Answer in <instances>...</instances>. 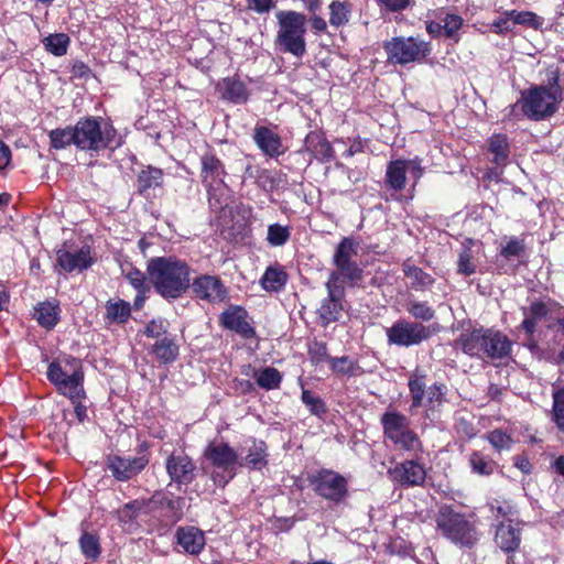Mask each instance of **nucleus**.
<instances>
[{"mask_svg":"<svg viewBox=\"0 0 564 564\" xmlns=\"http://www.w3.org/2000/svg\"><path fill=\"white\" fill-rule=\"evenodd\" d=\"M191 267L175 256L154 257L147 262V274L158 294L171 301L191 288Z\"/></svg>","mask_w":564,"mask_h":564,"instance_id":"f257e3e1","label":"nucleus"},{"mask_svg":"<svg viewBox=\"0 0 564 564\" xmlns=\"http://www.w3.org/2000/svg\"><path fill=\"white\" fill-rule=\"evenodd\" d=\"M558 105L560 101L544 86L535 85L522 91L520 99L506 109L505 120L519 121L528 118L542 121L551 118L557 111Z\"/></svg>","mask_w":564,"mask_h":564,"instance_id":"f03ea898","label":"nucleus"},{"mask_svg":"<svg viewBox=\"0 0 564 564\" xmlns=\"http://www.w3.org/2000/svg\"><path fill=\"white\" fill-rule=\"evenodd\" d=\"M46 377L68 399L85 397L84 370L79 359L73 356L54 359L47 367Z\"/></svg>","mask_w":564,"mask_h":564,"instance_id":"7ed1b4c3","label":"nucleus"},{"mask_svg":"<svg viewBox=\"0 0 564 564\" xmlns=\"http://www.w3.org/2000/svg\"><path fill=\"white\" fill-rule=\"evenodd\" d=\"M435 522L437 531L456 545L470 547L479 540L480 534L475 521L463 513L456 512L452 507H441Z\"/></svg>","mask_w":564,"mask_h":564,"instance_id":"20e7f679","label":"nucleus"},{"mask_svg":"<svg viewBox=\"0 0 564 564\" xmlns=\"http://www.w3.org/2000/svg\"><path fill=\"white\" fill-rule=\"evenodd\" d=\"M279 24L276 44L280 50L296 57L306 53V18L296 11H280L276 13Z\"/></svg>","mask_w":564,"mask_h":564,"instance_id":"39448f33","label":"nucleus"},{"mask_svg":"<svg viewBox=\"0 0 564 564\" xmlns=\"http://www.w3.org/2000/svg\"><path fill=\"white\" fill-rule=\"evenodd\" d=\"M117 131L100 118L87 117L75 124L76 147L79 150L99 152L111 148Z\"/></svg>","mask_w":564,"mask_h":564,"instance_id":"423d86ee","label":"nucleus"},{"mask_svg":"<svg viewBox=\"0 0 564 564\" xmlns=\"http://www.w3.org/2000/svg\"><path fill=\"white\" fill-rule=\"evenodd\" d=\"M383 434L398 449L412 455L422 452V443L417 434L411 430L409 419L397 412L388 411L381 416Z\"/></svg>","mask_w":564,"mask_h":564,"instance_id":"0eeeda50","label":"nucleus"},{"mask_svg":"<svg viewBox=\"0 0 564 564\" xmlns=\"http://www.w3.org/2000/svg\"><path fill=\"white\" fill-rule=\"evenodd\" d=\"M205 457L219 473L213 474V480L217 486L225 487L237 474V468L242 467L238 453L225 442L210 443L205 449Z\"/></svg>","mask_w":564,"mask_h":564,"instance_id":"6e6552de","label":"nucleus"},{"mask_svg":"<svg viewBox=\"0 0 564 564\" xmlns=\"http://www.w3.org/2000/svg\"><path fill=\"white\" fill-rule=\"evenodd\" d=\"M388 62L398 65L424 59L431 52L430 44L419 37L395 36L383 43Z\"/></svg>","mask_w":564,"mask_h":564,"instance_id":"1a4fd4ad","label":"nucleus"},{"mask_svg":"<svg viewBox=\"0 0 564 564\" xmlns=\"http://www.w3.org/2000/svg\"><path fill=\"white\" fill-rule=\"evenodd\" d=\"M438 325H423L417 322L399 319L392 326L386 328L389 345L411 347L429 339L438 332Z\"/></svg>","mask_w":564,"mask_h":564,"instance_id":"9d476101","label":"nucleus"},{"mask_svg":"<svg viewBox=\"0 0 564 564\" xmlns=\"http://www.w3.org/2000/svg\"><path fill=\"white\" fill-rule=\"evenodd\" d=\"M422 163L423 160L420 156L390 161L386 170V185L397 192L404 189L406 185V173H409L410 178L413 180L412 187L414 188L425 173Z\"/></svg>","mask_w":564,"mask_h":564,"instance_id":"9b49d317","label":"nucleus"},{"mask_svg":"<svg viewBox=\"0 0 564 564\" xmlns=\"http://www.w3.org/2000/svg\"><path fill=\"white\" fill-rule=\"evenodd\" d=\"M308 481L318 496L335 503L344 500L348 494L346 478L334 470L322 469L310 476Z\"/></svg>","mask_w":564,"mask_h":564,"instance_id":"f8f14e48","label":"nucleus"},{"mask_svg":"<svg viewBox=\"0 0 564 564\" xmlns=\"http://www.w3.org/2000/svg\"><path fill=\"white\" fill-rule=\"evenodd\" d=\"M149 464L148 454L143 453L137 457H123L112 455L107 458V467L112 476L119 481H127L139 475Z\"/></svg>","mask_w":564,"mask_h":564,"instance_id":"ddd939ff","label":"nucleus"},{"mask_svg":"<svg viewBox=\"0 0 564 564\" xmlns=\"http://www.w3.org/2000/svg\"><path fill=\"white\" fill-rule=\"evenodd\" d=\"M390 479L403 487L421 486L426 478V469L416 459L404 460L388 470Z\"/></svg>","mask_w":564,"mask_h":564,"instance_id":"4468645a","label":"nucleus"},{"mask_svg":"<svg viewBox=\"0 0 564 564\" xmlns=\"http://www.w3.org/2000/svg\"><path fill=\"white\" fill-rule=\"evenodd\" d=\"M496 545L508 555L507 564H516L512 554L521 544V528L511 520L500 522L495 532Z\"/></svg>","mask_w":564,"mask_h":564,"instance_id":"2eb2a0df","label":"nucleus"},{"mask_svg":"<svg viewBox=\"0 0 564 564\" xmlns=\"http://www.w3.org/2000/svg\"><path fill=\"white\" fill-rule=\"evenodd\" d=\"M171 481L178 487L189 485L195 477L196 466L192 458L184 453L171 454L165 463Z\"/></svg>","mask_w":564,"mask_h":564,"instance_id":"dca6fc26","label":"nucleus"},{"mask_svg":"<svg viewBox=\"0 0 564 564\" xmlns=\"http://www.w3.org/2000/svg\"><path fill=\"white\" fill-rule=\"evenodd\" d=\"M337 276L326 282L327 297L318 308V316L324 325L336 322L340 318L343 311L344 286H336Z\"/></svg>","mask_w":564,"mask_h":564,"instance_id":"f3484780","label":"nucleus"},{"mask_svg":"<svg viewBox=\"0 0 564 564\" xmlns=\"http://www.w3.org/2000/svg\"><path fill=\"white\" fill-rule=\"evenodd\" d=\"M194 294L209 303L223 302L227 291L220 279L216 275L204 274L191 282Z\"/></svg>","mask_w":564,"mask_h":564,"instance_id":"a211bd4d","label":"nucleus"},{"mask_svg":"<svg viewBox=\"0 0 564 564\" xmlns=\"http://www.w3.org/2000/svg\"><path fill=\"white\" fill-rule=\"evenodd\" d=\"M57 262L66 272L83 271L93 264L90 249L83 247L76 250L59 249L57 250Z\"/></svg>","mask_w":564,"mask_h":564,"instance_id":"6ab92c4d","label":"nucleus"},{"mask_svg":"<svg viewBox=\"0 0 564 564\" xmlns=\"http://www.w3.org/2000/svg\"><path fill=\"white\" fill-rule=\"evenodd\" d=\"M304 150L310 153L312 159L326 163L335 158V151L332 143L321 131H311L304 140Z\"/></svg>","mask_w":564,"mask_h":564,"instance_id":"aec40b11","label":"nucleus"},{"mask_svg":"<svg viewBox=\"0 0 564 564\" xmlns=\"http://www.w3.org/2000/svg\"><path fill=\"white\" fill-rule=\"evenodd\" d=\"M202 177L208 193L212 189H219L224 185L225 169L220 160L214 155H205L202 158Z\"/></svg>","mask_w":564,"mask_h":564,"instance_id":"412c9836","label":"nucleus"},{"mask_svg":"<svg viewBox=\"0 0 564 564\" xmlns=\"http://www.w3.org/2000/svg\"><path fill=\"white\" fill-rule=\"evenodd\" d=\"M217 89L223 99L236 105L247 102L250 95L246 84L236 77L224 78L218 83Z\"/></svg>","mask_w":564,"mask_h":564,"instance_id":"4be33fe9","label":"nucleus"},{"mask_svg":"<svg viewBox=\"0 0 564 564\" xmlns=\"http://www.w3.org/2000/svg\"><path fill=\"white\" fill-rule=\"evenodd\" d=\"M176 540L184 552L192 555L199 554L205 546V535L203 531L194 527L178 528L176 531Z\"/></svg>","mask_w":564,"mask_h":564,"instance_id":"5701e85b","label":"nucleus"},{"mask_svg":"<svg viewBox=\"0 0 564 564\" xmlns=\"http://www.w3.org/2000/svg\"><path fill=\"white\" fill-rule=\"evenodd\" d=\"M486 330L474 329L464 332L455 341V346L460 348L466 355L471 357H482L485 355Z\"/></svg>","mask_w":564,"mask_h":564,"instance_id":"b1692460","label":"nucleus"},{"mask_svg":"<svg viewBox=\"0 0 564 564\" xmlns=\"http://www.w3.org/2000/svg\"><path fill=\"white\" fill-rule=\"evenodd\" d=\"M253 139L257 145L270 156H279L284 152L281 138L267 127L256 128Z\"/></svg>","mask_w":564,"mask_h":564,"instance_id":"393cba45","label":"nucleus"},{"mask_svg":"<svg viewBox=\"0 0 564 564\" xmlns=\"http://www.w3.org/2000/svg\"><path fill=\"white\" fill-rule=\"evenodd\" d=\"M124 278L137 291V295L133 302L134 308L141 310L150 293V284L147 282V280H149L148 274L145 275L143 272L135 268H130L124 272Z\"/></svg>","mask_w":564,"mask_h":564,"instance_id":"a878e982","label":"nucleus"},{"mask_svg":"<svg viewBox=\"0 0 564 564\" xmlns=\"http://www.w3.org/2000/svg\"><path fill=\"white\" fill-rule=\"evenodd\" d=\"M485 355L489 358H502L510 352L511 341L499 332L486 330Z\"/></svg>","mask_w":564,"mask_h":564,"instance_id":"bb28decb","label":"nucleus"},{"mask_svg":"<svg viewBox=\"0 0 564 564\" xmlns=\"http://www.w3.org/2000/svg\"><path fill=\"white\" fill-rule=\"evenodd\" d=\"M221 321L226 328L243 336H249L253 333L251 326L246 321V311L241 307H230L221 314Z\"/></svg>","mask_w":564,"mask_h":564,"instance_id":"cd10ccee","label":"nucleus"},{"mask_svg":"<svg viewBox=\"0 0 564 564\" xmlns=\"http://www.w3.org/2000/svg\"><path fill=\"white\" fill-rule=\"evenodd\" d=\"M288 278L284 268L279 263H274L265 269L260 279V284L268 292H279L285 286Z\"/></svg>","mask_w":564,"mask_h":564,"instance_id":"c85d7f7f","label":"nucleus"},{"mask_svg":"<svg viewBox=\"0 0 564 564\" xmlns=\"http://www.w3.org/2000/svg\"><path fill=\"white\" fill-rule=\"evenodd\" d=\"M33 316L42 327L52 329L59 321V306L50 301L39 303Z\"/></svg>","mask_w":564,"mask_h":564,"instance_id":"c756f323","label":"nucleus"},{"mask_svg":"<svg viewBox=\"0 0 564 564\" xmlns=\"http://www.w3.org/2000/svg\"><path fill=\"white\" fill-rule=\"evenodd\" d=\"M334 265L337 270L329 274L328 281H332L334 275H336V286H343L341 278L351 285L356 284L362 279L364 271L356 261L334 263Z\"/></svg>","mask_w":564,"mask_h":564,"instance_id":"7c9ffc66","label":"nucleus"},{"mask_svg":"<svg viewBox=\"0 0 564 564\" xmlns=\"http://www.w3.org/2000/svg\"><path fill=\"white\" fill-rule=\"evenodd\" d=\"M540 86H544L550 95L562 102L564 100V70L561 72L560 68L555 66L547 67L545 70V79Z\"/></svg>","mask_w":564,"mask_h":564,"instance_id":"2f4dec72","label":"nucleus"},{"mask_svg":"<svg viewBox=\"0 0 564 564\" xmlns=\"http://www.w3.org/2000/svg\"><path fill=\"white\" fill-rule=\"evenodd\" d=\"M267 445L262 441H253L252 445L248 449V454L242 462V466H246L253 470H260L268 464Z\"/></svg>","mask_w":564,"mask_h":564,"instance_id":"473e14b6","label":"nucleus"},{"mask_svg":"<svg viewBox=\"0 0 564 564\" xmlns=\"http://www.w3.org/2000/svg\"><path fill=\"white\" fill-rule=\"evenodd\" d=\"M106 319L109 323L123 324L131 315V305L121 299L109 300L106 305Z\"/></svg>","mask_w":564,"mask_h":564,"instance_id":"72a5a7b5","label":"nucleus"},{"mask_svg":"<svg viewBox=\"0 0 564 564\" xmlns=\"http://www.w3.org/2000/svg\"><path fill=\"white\" fill-rule=\"evenodd\" d=\"M329 24L334 28L346 25L351 17L352 4L348 1H332L328 6Z\"/></svg>","mask_w":564,"mask_h":564,"instance_id":"f704fd0d","label":"nucleus"},{"mask_svg":"<svg viewBox=\"0 0 564 564\" xmlns=\"http://www.w3.org/2000/svg\"><path fill=\"white\" fill-rule=\"evenodd\" d=\"M489 151L494 155V162L503 166L509 159V141L506 134H494L489 139Z\"/></svg>","mask_w":564,"mask_h":564,"instance_id":"c9c22d12","label":"nucleus"},{"mask_svg":"<svg viewBox=\"0 0 564 564\" xmlns=\"http://www.w3.org/2000/svg\"><path fill=\"white\" fill-rule=\"evenodd\" d=\"M44 48L54 56H64L69 47L70 39L65 33H54L42 40Z\"/></svg>","mask_w":564,"mask_h":564,"instance_id":"e433bc0d","label":"nucleus"},{"mask_svg":"<svg viewBox=\"0 0 564 564\" xmlns=\"http://www.w3.org/2000/svg\"><path fill=\"white\" fill-rule=\"evenodd\" d=\"M403 273L411 280L412 288L426 289L434 283L431 274L424 272L422 269L411 264L410 262L403 263Z\"/></svg>","mask_w":564,"mask_h":564,"instance_id":"4c0bfd02","label":"nucleus"},{"mask_svg":"<svg viewBox=\"0 0 564 564\" xmlns=\"http://www.w3.org/2000/svg\"><path fill=\"white\" fill-rule=\"evenodd\" d=\"M153 354L156 359L163 364L172 362L178 355V346L174 340L169 338H162L153 345Z\"/></svg>","mask_w":564,"mask_h":564,"instance_id":"58836bf2","label":"nucleus"},{"mask_svg":"<svg viewBox=\"0 0 564 564\" xmlns=\"http://www.w3.org/2000/svg\"><path fill=\"white\" fill-rule=\"evenodd\" d=\"M358 248L359 246L354 239L343 238L336 247L333 263L355 261L354 258L358 254Z\"/></svg>","mask_w":564,"mask_h":564,"instance_id":"ea45409f","label":"nucleus"},{"mask_svg":"<svg viewBox=\"0 0 564 564\" xmlns=\"http://www.w3.org/2000/svg\"><path fill=\"white\" fill-rule=\"evenodd\" d=\"M163 172L160 169L149 166L142 170L138 176V188L145 193L150 188L159 187L162 184Z\"/></svg>","mask_w":564,"mask_h":564,"instance_id":"a19ab883","label":"nucleus"},{"mask_svg":"<svg viewBox=\"0 0 564 564\" xmlns=\"http://www.w3.org/2000/svg\"><path fill=\"white\" fill-rule=\"evenodd\" d=\"M257 384L264 390L278 389L282 381L281 372L273 367H265L254 373Z\"/></svg>","mask_w":564,"mask_h":564,"instance_id":"79ce46f5","label":"nucleus"},{"mask_svg":"<svg viewBox=\"0 0 564 564\" xmlns=\"http://www.w3.org/2000/svg\"><path fill=\"white\" fill-rule=\"evenodd\" d=\"M48 137L52 148L56 150L65 149L70 144L76 145L75 126L54 129L48 133Z\"/></svg>","mask_w":564,"mask_h":564,"instance_id":"37998d69","label":"nucleus"},{"mask_svg":"<svg viewBox=\"0 0 564 564\" xmlns=\"http://www.w3.org/2000/svg\"><path fill=\"white\" fill-rule=\"evenodd\" d=\"M469 464L471 467V470L475 474L481 475V476H488L491 475L495 470L496 464L490 458L486 457L480 452H473L469 456Z\"/></svg>","mask_w":564,"mask_h":564,"instance_id":"c03bdc74","label":"nucleus"},{"mask_svg":"<svg viewBox=\"0 0 564 564\" xmlns=\"http://www.w3.org/2000/svg\"><path fill=\"white\" fill-rule=\"evenodd\" d=\"M442 20L443 34L447 39H452L455 42L459 40V30L463 26L464 20L460 15L454 13H446Z\"/></svg>","mask_w":564,"mask_h":564,"instance_id":"a18cd8bd","label":"nucleus"},{"mask_svg":"<svg viewBox=\"0 0 564 564\" xmlns=\"http://www.w3.org/2000/svg\"><path fill=\"white\" fill-rule=\"evenodd\" d=\"M509 15L512 18L513 24L525 25L534 30H539L543 25V19L532 11L510 10Z\"/></svg>","mask_w":564,"mask_h":564,"instance_id":"49530a36","label":"nucleus"},{"mask_svg":"<svg viewBox=\"0 0 564 564\" xmlns=\"http://www.w3.org/2000/svg\"><path fill=\"white\" fill-rule=\"evenodd\" d=\"M79 546L83 554L89 560H97L100 555L99 539L91 533L85 532L79 539Z\"/></svg>","mask_w":564,"mask_h":564,"instance_id":"de8ad7c7","label":"nucleus"},{"mask_svg":"<svg viewBox=\"0 0 564 564\" xmlns=\"http://www.w3.org/2000/svg\"><path fill=\"white\" fill-rule=\"evenodd\" d=\"M291 230L288 226L272 224L268 227L267 241L272 247H280L288 242Z\"/></svg>","mask_w":564,"mask_h":564,"instance_id":"09e8293b","label":"nucleus"},{"mask_svg":"<svg viewBox=\"0 0 564 564\" xmlns=\"http://www.w3.org/2000/svg\"><path fill=\"white\" fill-rule=\"evenodd\" d=\"M409 389L412 397V406L419 408L423 405L425 395V381L423 376L412 375L409 379Z\"/></svg>","mask_w":564,"mask_h":564,"instance_id":"8fccbe9b","label":"nucleus"},{"mask_svg":"<svg viewBox=\"0 0 564 564\" xmlns=\"http://www.w3.org/2000/svg\"><path fill=\"white\" fill-rule=\"evenodd\" d=\"M408 312L415 318L430 322L435 317V311L426 303L412 301L408 304Z\"/></svg>","mask_w":564,"mask_h":564,"instance_id":"3c124183","label":"nucleus"},{"mask_svg":"<svg viewBox=\"0 0 564 564\" xmlns=\"http://www.w3.org/2000/svg\"><path fill=\"white\" fill-rule=\"evenodd\" d=\"M487 440L491 446L498 451H508L513 444L512 437L501 430H494L487 434Z\"/></svg>","mask_w":564,"mask_h":564,"instance_id":"603ef678","label":"nucleus"},{"mask_svg":"<svg viewBox=\"0 0 564 564\" xmlns=\"http://www.w3.org/2000/svg\"><path fill=\"white\" fill-rule=\"evenodd\" d=\"M330 369L338 375H354L357 364L348 356L329 358Z\"/></svg>","mask_w":564,"mask_h":564,"instance_id":"864d4df0","label":"nucleus"},{"mask_svg":"<svg viewBox=\"0 0 564 564\" xmlns=\"http://www.w3.org/2000/svg\"><path fill=\"white\" fill-rule=\"evenodd\" d=\"M302 402L310 409L311 413L314 415H322L326 412V408L323 400L319 397L315 395L310 390L303 389Z\"/></svg>","mask_w":564,"mask_h":564,"instance_id":"5fc2aeb1","label":"nucleus"},{"mask_svg":"<svg viewBox=\"0 0 564 564\" xmlns=\"http://www.w3.org/2000/svg\"><path fill=\"white\" fill-rule=\"evenodd\" d=\"M457 271L464 275H471L476 272V264L474 263V254L470 249H464L458 257Z\"/></svg>","mask_w":564,"mask_h":564,"instance_id":"6e6d98bb","label":"nucleus"},{"mask_svg":"<svg viewBox=\"0 0 564 564\" xmlns=\"http://www.w3.org/2000/svg\"><path fill=\"white\" fill-rule=\"evenodd\" d=\"M554 421L560 429H564V389L553 391Z\"/></svg>","mask_w":564,"mask_h":564,"instance_id":"4d7b16f0","label":"nucleus"},{"mask_svg":"<svg viewBox=\"0 0 564 564\" xmlns=\"http://www.w3.org/2000/svg\"><path fill=\"white\" fill-rule=\"evenodd\" d=\"M308 355L313 364L329 362L327 346L323 341H312L308 346Z\"/></svg>","mask_w":564,"mask_h":564,"instance_id":"13d9d810","label":"nucleus"},{"mask_svg":"<svg viewBox=\"0 0 564 564\" xmlns=\"http://www.w3.org/2000/svg\"><path fill=\"white\" fill-rule=\"evenodd\" d=\"M411 0H377L381 10L388 12H399L405 10L410 6Z\"/></svg>","mask_w":564,"mask_h":564,"instance_id":"bf43d9fd","label":"nucleus"},{"mask_svg":"<svg viewBox=\"0 0 564 564\" xmlns=\"http://www.w3.org/2000/svg\"><path fill=\"white\" fill-rule=\"evenodd\" d=\"M523 250L524 245L520 240L512 238L501 249V256L505 258L519 257Z\"/></svg>","mask_w":564,"mask_h":564,"instance_id":"052dcab7","label":"nucleus"},{"mask_svg":"<svg viewBox=\"0 0 564 564\" xmlns=\"http://www.w3.org/2000/svg\"><path fill=\"white\" fill-rule=\"evenodd\" d=\"M512 24V18L509 15V11H507L492 22V28L497 34H503L511 30Z\"/></svg>","mask_w":564,"mask_h":564,"instance_id":"680f3d73","label":"nucleus"},{"mask_svg":"<svg viewBox=\"0 0 564 564\" xmlns=\"http://www.w3.org/2000/svg\"><path fill=\"white\" fill-rule=\"evenodd\" d=\"M166 333L164 321H151L145 327V335L148 337L156 338Z\"/></svg>","mask_w":564,"mask_h":564,"instance_id":"e2e57ef3","label":"nucleus"},{"mask_svg":"<svg viewBox=\"0 0 564 564\" xmlns=\"http://www.w3.org/2000/svg\"><path fill=\"white\" fill-rule=\"evenodd\" d=\"M249 9L259 14L268 13L274 7V0H247Z\"/></svg>","mask_w":564,"mask_h":564,"instance_id":"0e129e2a","label":"nucleus"},{"mask_svg":"<svg viewBox=\"0 0 564 564\" xmlns=\"http://www.w3.org/2000/svg\"><path fill=\"white\" fill-rule=\"evenodd\" d=\"M426 394H427V402L430 404L441 403L443 401V395H444V386L434 383L433 386H431L427 389Z\"/></svg>","mask_w":564,"mask_h":564,"instance_id":"69168bd1","label":"nucleus"},{"mask_svg":"<svg viewBox=\"0 0 564 564\" xmlns=\"http://www.w3.org/2000/svg\"><path fill=\"white\" fill-rule=\"evenodd\" d=\"M86 399L85 397H78L74 399H69L70 402L74 404V411L79 422H83L87 417V406L83 403V400Z\"/></svg>","mask_w":564,"mask_h":564,"instance_id":"338daca9","label":"nucleus"},{"mask_svg":"<svg viewBox=\"0 0 564 564\" xmlns=\"http://www.w3.org/2000/svg\"><path fill=\"white\" fill-rule=\"evenodd\" d=\"M529 315L536 318L538 321H541L543 317L547 314V307L542 302H534L530 305L528 312Z\"/></svg>","mask_w":564,"mask_h":564,"instance_id":"774afa93","label":"nucleus"}]
</instances>
